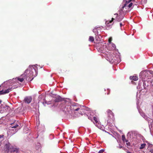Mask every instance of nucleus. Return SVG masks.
Wrapping results in <instances>:
<instances>
[{
    "label": "nucleus",
    "mask_w": 153,
    "mask_h": 153,
    "mask_svg": "<svg viewBox=\"0 0 153 153\" xmlns=\"http://www.w3.org/2000/svg\"><path fill=\"white\" fill-rule=\"evenodd\" d=\"M149 152L151 153H153V149H151L149 150Z\"/></svg>",
    "instance_id": "nucleus-27"
},
{
    "label": "nucleus",
    "mask_w": 153,
    "mask_h": 153,
    "mask_svg": "<svg viewBox=\"0 0 153 153\" xmlns=\"http://www.w3.org/2000/svg\"><path fill=\"white\" fill-rule=\"evenodd\" d=\"M140 98V96H137V99L138 100Z\"/></svg>",
    "instance_id": "nucleus-31"
},
{
    "label": "nucleus",
    "mask_w": 153,
    "mask_h": 153,
    "mask_svg": "<svg viewBox=\"0 0 153 153\" xmlns=\"http://www.w3.org/2000/svg\"><path fill=\"white\" fill-rule=\"evenodd\" d=\"M4 149L5 153H19V149L15 146H10L9 143L4 146Z\"/></svg>",
    "instance_id": "nucleus-2"
},
{
    "label": "nucleus",
    "mask_w": 153,
    "mask_h": 153,
    "mask_svg": "<svg viewBox=\"0 0 153 153\" xmlns=\"http://www.w3.org/2000/svg\"><path fill=\"white\" fill-rule=\"evenodd\" d=\"M32 98L31 96L26 97L24 100V101L26 103H30L31 101Z\"/></svg>",
    "instance_id": "nucleus-10"
},
{
    "label": "nucleus",
    "mask_w": 153,
    "mask_h": 153,
    "mask_svg": "<svg viewBox=\"0 0 153 153\" xmlns=\"http://www.w3.org/2000/svg\"><path fill=\"white\" fill-rule=\"evenodd\" d=\"M130 79L131 80L137 81L138 80V78L136 76H131L130 77Z\"/></svg>",
    "instance_id": "nucleus-14"
},
{
    "label": "nucleus",
    "mask_w": 153,
    "mask_h": 153,
    "mask_svg": "<svg viewBox=\"0 0 153 153\" xmlns=\"http://www.w3.org/2000/svg\"><path fill=\"white\" fill-rule=\"evenodd\" d=\"M127 153H132L130 152H129V151L127 152Z\"/></svg>",
    "instance_id": "nucleus-36"
},
{
    "label": "nucleus",
    "mask_w": 153,
    "mask_h": 153,
    "mask_svg": "<svg viewBox=\"0 0 153 153\" xmlns=\"http://www.w3.org/2000/svg\"><path fill=\"white\" fill-rule=\"evenodd\" d=\"M126 144H127V145H128V143H126Z\"/></svg>",
    "instance_id": "nucleus-42"
},
{
    "label": "nucleus",
    "mask_w": 153,
    "mask_h": 153,
    "mask_svg": "<svg viewBox=\"0 0 153 153\" xmlns=\"http://www.w3.org/2000/svg\"><path fill=\"white\" fill-rule=\"evenodd\" d=\"M146 81H145L144 80L143 81V86L144 89H146L147 87H148V86H149V84L148 83V82H147V83H146Z\"/></svg>",
    "instance_id": "nucleus-15"
},
{
    "label": "nucleus",
    "mask_w": 153,
    "mask_h": 153,
    "mask_svg": "<svg viewBox=\"0 0 153 153\" xmlns=\"http://www.w3.org/2000/svg\"><path fill=\"white\" fill-rule=\"evenodd\" d=\"M49 95H50V96H51V94H49Z\"/></svg>",
    "instance_id": "nucleus-43"
},
{
    "label": "nucleus",
    "mask_w": 153,
    "mask_h": 153,
    "mask_svg": "<svg viewBox=\"0 0 153 153\" xmlns=\"http://www.w3.org/2000/svg\"><path fill=\"white\" fill-rule=\"evenodd\" d=\"M58 98L55 100L56 102H58L62 101V103H64L66 106L64 108L63 110L65 112L66 111L69 112L70 110V103L71 102V100L70 99H65L62 100L60 96H57Z\"/></svg>",
    "instance_id": "nucleus-1"
},
{
    "label": "nucleus",
    "mask_w": 153,
    "mask_h": 153,
    "mask_svg": "<svg viewBox=\"0 0 153 153\" xmlns=\"http://www.w3.org/2000/svg\"><path fill=\"white\" fill-rule=\"evenodd\" d=\"M94 40V39L93 36H90L89 38V41L91 42H93Z\"/></svg>",
    "instance_id": "nucleus-20"
},
{
    "label": "nucleus",
    "mask_w": 153,
    "mask_h": 153,
    "mask_svg": "<svg viewBox=\"0 0 153 153\" xmlns=\"http://www.w3.org/2000/svg\"><path fill=\"white\" fill-rule=\"evenodd\" d=\"M71 108H73L74 111H78L80 110V114H85V110H87L88 107L84 106H81L77 103H74L72 105Z\"/></svg>",
    "instance_id": "nucleus-3"
},
{
    "label": "nucleus",
    "mask_w": 153,
    "mask_h": 153,
    "mask_svg": "<svg viewBox=\"0 0 153 153\" xmlns=\"http://www.w3.org/2000/svg\"><path fill=\"white\" fill-rule=\"evenodd\" d=\"M119 146L118 147H119L120 149H121L123 147V146L120 144L119 145Z\"/></svg>",
    "instance_id": "nucleus-29"
},
{
    "label": "nucleus",
    "mask_w": 153,
    "mask_h": 153,
    "mask_svg": "<svg viewBox=\"0 0 153 153\" xmlns=\"http://www.w3.org/2000/svg\"><path fill=\"white\" fill-rule=\"evenodd\" d=\"M120 27H122V26H123V24L122 23H120Z\"/></svg>",
    "instance_id": "nucleus-33"
},
{
    "label": "nucleus",
    "mask_w": 153,
    "mask_h": 153,
    "mask_svg": "<svg viewBox=\"0 0 153 153\" xmlns=\"http://www.w3.org/2000/svg\"><path fill=\"white\" fill-rule=\"evenodd\" d=\"M122 139L124 142H127L128 141L127 140H126L125 136L124 135H123L122 136Z\"/></svg>",
    "instance_id": "nucleus-17"
},
{
    "label": "nucleus",
    "mask_w": 153,
    "mask_h": 153,
    "mask_svg": "<svg viewBox=\"0 0 153 153\" xmlns=\"http://www.w3.org/2000/svg\"><path fill=\"white\" fill-rule=\"evenodd\" d=\"M2 102V101L0 100V104H1V103Z\"/></svg>",
    "instance_id": "nucleus-37"
},
{
    "label": "nucleus",
    "mask_w": 153,
    "mask_h": 153,
    "mask_svg": "<svg viewBox=\"0 0 153 153\" xmlns=\"http://www.w3.org/2000/svg\"><path fill=\"white\" fill-rule=\"evenodd\" d=\"M150 145H152V144H149V146H150Z\"/></svg>",
    "instance_id": "nucleus-40"
},
{
    "label": "nucleus",
    "mask_w": 153,
    "mask_h": 153,
    "mask_svg": "<svg viewBox=\"0 0 153 153\" xmlns=\"http://www.w3.org/2000/svg\"><path fill=\"white\" fill-rule=\"evenodd\" d=\"M143 79V81L144 80L147 82H151V76L148 75V73L147 72H145L142 76Z\"/></svg>",
    "instance_id": "nucleus-7"
},
{
    "label": "nucleus",
    "mask_w": 153,
    "mask_h": 153,
    "mask_svg": "<svg viewBox=\"0 0 153 153\" xmlns=\"http://www.w3.org/2000/svg\"><path fill=\"white\" fill-rule=\"evenodd\" d=\"M114 19V18H112L111 19V20H110V21H106V22H105L106 24L107 25H108L109 24L111 23L113 21V20Z\"/></svg>",
    "instance_id": "nucleus-18"
},
{
    "label": "nucleus",
    "mask_w": 153,
    "mask_h": 153,
    "mask_svg": "<svg viewBox=\"0 0 153 153\" xmlns=\"http://www.w3.org/2000/svg\"><path fill=\"white\" fill-rule=\"evenodd\" d=\"M18 128H11L9 129V132L11 134L13 135L15 134L18 130Z\"/></svg>",
    "instance_id": "nucleus-12"
},
{
    "label": "nucleus",
    "mask_w": 153,
    "mask_h": 153,
    "mask_svg": "<svg viewBox=\"0 0 153 153\" xmlns=\"http://www.w3.org/2000/svg\"><path fill=\"white\" fill-rule=\"evenodd\" d=\"M45 103H47L48 104H50V103H47V101H46V100L45 101Z\"/></svg>",
    "instance_id": "nucleus-35"
},
{
    "label": "nucleus",
    "mask_w": 153,
    "mask_h": 153,
    "mask_svg": "<svg viewBox=\"0 0 153 153\" xmlns=\"http://www.w3.org/2000/svg\"><path fill=\"white\" fill-rule=\"evenodd\" d=\"M112 40V38L111 37L110 38L108 39V42L109 43H111V42Z\"/></svg>",
    "instance_id": "nucleus-25"
},
{
    "label": "nucleus",
    "mask_w": 153,
    "mask_h": 153,
    "mask_svg": "<svg viewBox=\"0 0 153 153\" xmlns=\"http://www.w3.org/2000/svg\"><path fill=\"white\" fill-rule=\"evenodd\" d=\"M120 13L119 15H122V16L123 15V17L125 15V13L123 11V9L121 10H120L119 11Z\"/></svg>",
    "instance_id": "nucleus-16"
},
{
    "label": "nucleus",
    "mask_w": 153,
    "mask_h": 153,
    "mask_svg": "<svg viewBox=\"0 0 153 153\" xmlns=\"http://www.w3.org/2000/svg\"><path fill=\"white\" fill-rule=\"evenodd\" d=\"M132 0H129L128 1H126V3L124 4V5L122 7V9H123V8L126 7H128L129 8H130L133 5V3H131L130 4H129L128 5V4L130 3Z\"/></svg>",
    "instance_id": "nucleus-9"
},
{
    "label": "nucleus",
    "mask_w": 153,
    "mask_h": 153,
    "mask_svg": "<svg viewBox=\"0 0 153 153\" xmlns=\"http://www.w3.org/2000/svg\"><path fill=\"white\" fill-rule=\"evenodd\" d=\"M153 122V121H152V122H151L150 123V124H152V122Z\"/></svg>",
    "instance_id": "nucleus-39"
},
{
    "label": "nucleus",
    "mask_w": 153,
    "mask_h": 153,
    "mask_svg": "<svg viewBox=\"0 0 153 153\" xmlns=\"http://www.w3.org/2000/svg\"><path fill=\"white\" fill-rule=\"evenodd\" d=\"M113 47L114 48L115 47V45H113Z\"/></svg>",
    "instance_id": "nucleus-38"
},
{
    "label": "nucleus",
    "mask_w": 153,
    "mask_h": 153,
    "mask_svg": "<svg viewBox=\"0 0 153 153\" xmlns=\"http://www.w3.org/2000/svg\"><path fill=\"white\" fill-rule=\"evenodd\" d=\"M4 136V135H0V139L1 138H2Z\"/></svg>",
    "instance_id": "nucleus-30"
},
{
    "label": "nucleus",
    "mask_w": 153,
    "mask_h": 153,
    "mask_svg": "<svg viewBox=\"0 0 153 153\" xmlns=\"http://www.w3.org/2000/svg\"><path fill=\"white\" fill-rule=\"evenodd\" d=\"M146 146V144L145 143H143L141 145V146L140 147V149H144Z\"/></svg>",
    "instance_id": "nucleus-19"
},
{
    "label": "nucleus",
    "mask_w": 153,
    "mask_h": 153,
    "mask_svg": "<svg viewBox=\"0 0 153 153\" xmlns=\"http://www.w3.org/2000/svg\"><path fill=\"white\" fill-rule=\"evenodd\" d=\"M152 113H153V112Z\"/></svg>",
    "instance_id": "nucleus-44"
},
{
    "label": "nucleus",
    "mask_w": 153,
    "mask_h": 153,
    "mask_svg": "<svg viewBox=\"0 0 153 153\" xmlns=\"http://www.w3.org/2000/svg\"><path fill=\"white\" fill-rule=\"evenodd\" d=\"M131 132H128V135H130V134L131 135Z\"/></svg>",
    "instance_id": "nucleus-34"
},
{
    "label": "nucleus",
    "mask_w": 153,
    "mask_h": 153,
    "mask_svg": "<svg viewBox=\"0 0 153 153\" xmlns=\"http://www.w3.org/2000/svg\"><path fill=\"white\" fill-rule=\"evenodd\" d=\"M93 119L96 123H97L98 122V120L96 117H94Z\"/></svg>",
    "instance_id": "nucleus-23"
},
{
    "label": "nucleus",
    "mask_w": 153,
    "mask_h": 153,
    "mask_svg": "<svg viewBox=\"0 0 153 153\" xmlns=\"http://www.w3.org/2000/svg\"><path fill=\"white\" fill-rule=\"evenodd\" d=\"M138 103H139V102H138V101H137V104Z\"/></svg>",
    "instance_id": "nucleus-41"
},
{
    "label": "nucleus",
    "mask_w": 153,
    "mask_h": 153,
    "mask_svg": "<svg viewBox=\"0 0 153 153\" xmlns=\"http://www.w3.org/2000/svg\"><path fill=\"white\" fill-rule=\"evenodd\" d=\"M51 94H52L53 96H56V94L53 93V92L51 93Z\"/></svg>",
    "instance_id": "nucleus-28"
},
{
    "label": "nucleus",
    "mask_w": 153,
    "mask_h": 153,
    "mask_svg": "<svg viewBox=\"0 0 153 153\" xmlns=\"http://www.w3.org/2000/svg\"><path fill=\"white\" fill-rule=\"evenodd\" d=\"M5 83V82H4L3 84L0 85V87H3V88H0V95H3L8 93L13 89V88L12 86L10 87L9 86L8 88L7 86H5L4 84Z\"/></svg>",
    "instance_id": "nucleus-5"
},
{
    "label": "nucleus",
    "mask_w": 153,
    "mask_h": 153,
    "mask_svg": "<svg viewBox=\"0 0 153 153\" xmlns=\"http://www.w3.org/2000/svg\"><path fill=\"white\" fill-rule=\"evenodd\" d=\"M17 80L20 81L21 82H22L24 80V78H22V77L21 76L20 77L17 78Z\"/></svg>",
    "instance_id": "nucleus-21"
},
{
    "label": "nucleus",
    "mask_w": 153,
    "mask_h": 153,
    "mask_svg": "<svg viewBox=\"0 0 153 153\" xmlns=\"http://www.w3.org/2000/svg\"><path fill=\"white\" fill-rule=\"evenodd\" d=\"M12 125L10 127H11V128H14V129L17 128L19 127V125L17 123H13L11 124Z\"/></svg>",
    "instance_id": "nucleus-13"
},
{
    "label": "nucleus",
    "mask_w": 153,
    "mask_h": 153,
    "mask_svg": "<svg viewBox=\"0 0 153 153\" xmlns=\"http://www.w3.org/2000/svg\"><path fill=\"white\" fill-rule=\"evenodd\" d=\"M149 72H150V74H152V73L153 72L152 71H149Z\"/></svg>",
    "instance_id": "nucleus-32"
},
{
    "label": "nucleus",
    "mask_w": 153,
    "mask_h": 153,
    "mask_svg": "<svg viewBox=\"0 0 153 153\" xmlns=\"http://www.w3.org/2000/svg\"><path fill=\"white\" fill-rule=\"evenodd\" d=\"M9 108L10 107L8 106L1 105V106H0V112L2 113L4 112H7Z\"/></svg>",
    "instance_id": "nucleus-8"
},
{
    "label": "nucleus",
    "mask_w": 153,
    "mask_h": 153,
    "mask_svg": "<svg viewBox=\"0 0 153 153\" xmlns=\"http://www.w3.org/2000/svg\"><path fill=\"white\" fill-rule=\"evenodd\" d=\"M109 59V61L111 62H114L115 60H116L115 59V58L114 57H113V58H111V59Z\"/></svg>",
    "instance_id": "nucleus-22"
},
{
    "label": "nucleus",
    "mask_w": 153,
    "mask_h": 153,
    "mask_svg": "<svg viewBox=\"0 0 153 153\" xmlns=\"http://www.w3.org/2000/svg\"><path fill=\"white\" fill-rule=\"evenodd\" d=\"M114 15H117L116 17V19L117 21L118 22H120L121 21L123 18V14L122 16V15H118L117 13H115L114 14Z\"/></svg>",
    "instance_id": "nucleus-11"
},
{
    "label": "nucleus",
    "mask_w": 153,
    "mask_h": 153,
    "mask_svg": "<svg viewBox=\"0 0 153 153\" xmlns=\"http://www.w3.org/2000/svg\"><path fill=\"white\" fill-rule=\"evenodd\" d=\"M143 115H142V116L144 118H145V119H146L147 120H148V117H146L145 116V115H144L143 114Z\"/></svg>",
    "instance_id": "nucleus-26"
},
{
    "label": "nucleus",
    "mask_w": 153,
    "mask_h": 153,
    "mask_svg": "<svg viewBox=\"0 0 153 153\" xmlns=\"http://www.w3.org/2000/svg\"><path fill=\"white\" fill-rule=\"evenodd\" d=\"M33 72L27 69L25 70L24 74H22L21 76L24 78V80L26 79L27 81H31L33 79Z\"/></svg>",
    "instance_id": "nucleus-4"
},
{
    "label": "nucleus",
    "mask_w": 153,
    "mask_h": 153,
    "mask_svg": "<svg viewBox=\"0 0 153 153\" xmlns=\"http://www.w3.org/2000/svg\"><path fill=\"white\" fill-rule=\"evenodd\" d=\"M108 113V117L107 119V121L108 123H109L111 121L114 119V115L113 113L110 110H108L107 111Z\"/></svg>",
    "instance_id": "nucleus-6"
},
{
    "label": "nucleus",
    "mask_w": 153,
    "mask_h": 153,
    "mask_svg": "<svg viewBox=\"0 0 153 153\" xmlns=\"http://www.w3.org/2000/svg\"><path fill=\"white\" fill-rule=\"evenodd\" d=\"M104 149H102L100 150L98 152V153H103L104 152Z\"/></svg>",
    "instance_id": "nucleus-24"
}]
</instances>
